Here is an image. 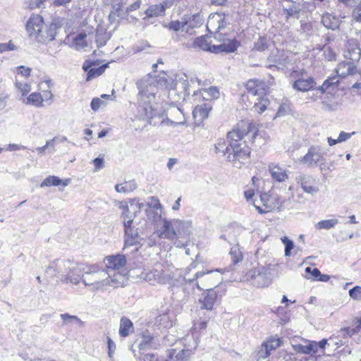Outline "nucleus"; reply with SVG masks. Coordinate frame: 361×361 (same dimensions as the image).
Masks as SVG:
<instances>
[{
  "label": "nucleus",
  "mask_w": 361,
  "mask_h": 361,
  "mask_svg": "<svg viewBox=\"0 0 361 361\" xmlns=\"http://www.w3.org/2000/svg\"><path fill=\"white\" fill-rule=\"evenodd\" d=\"M140 276L142 280L149 281L152 283H158L165 284L170 279L169 274L164 271L161 264L158 265L157 268L151 271H142Z\"/></svg>",
  "instance_id": "9"
},
{
  "label": "nucleus",
  "mask_w": 361,
  "mask_h": 361,
  "mask_svg": "<svg viewBox=\"0 0 361 361\" xmlns=\"http://www.w3.org/2000/svg\"><path fill=\"white\" fill-rule=\"evenodd\" d=\"M345 57L348 58L352 61H358L361 57V49L357 39H350L347 43V51Z\"/></svg>",
  "instance_id": "18"
},
{
  "label": "nucleus",
  "mask_w": 361,
  "mask_h": 361,
  "mask_svg": "<svg viewBox=\"0 0 361 361\" xmlns=\"http://www.w3.org/2000/svg\"><path fill=\"white\" fill-rule=\"evenodd\" d=\"M177 239L188 238L192 233V223L189 221L176 219Z\"/></svg>",
  "instance_id": "25"
},
{
  "label": "nucleus",
  "mask_w": 361,
  "mask_h": 361,
  "mask_svg": "<svg viewBox=\"0 0 361 361\" xmlns=\"http://www.w3.org/2000/svg\"><path fill=\"white\" fill-rule=\"evenodd\" d=\"M216 23H218L217 27L216 30H218L219 31L221 29H224L226 27V26L229 23L226 20V17L224 14L216 13L214 16L209 18V20H208L207 25L212 26Z\"/></svg>",
  "instance_id": "33"
},
{
  "label": "nucleus",
  "mask_w": 361,
  "mask_h": 361,
  "mask_svg": "<svg viewBox=\"0 0 361 361\" xmlns=\"http://www.w3.org/2000/svg\"><path fill=\"white\" fill-rule=\"evenodd\" d=\"M155 325L159 329H169L172 326L173 321L169 312L159 314L155 319Z\"/></svg>",
  "instance_id": "31"
},
{
  "label": "nucleus",
  "mask_w": 361,
  "mask_h": 361,
  "mask_svg": "<svg viewBox=\"0 0 361 361\" xmlns=\"http://www.w3.org/2000/svg\"><path fill=\"white\" fill-rule=\"evenodd\" d=\"M353 18L357 22H361V4L353 12Z\"/></svg>",
  "instance_id": "64"
},
{
  "label": "nucleus",
  "mask_w": 361,
  "mask_h": 361,
  "mask_svg": "<svg viewBox=\"0 0 361 361\" xmlns=\"http://www.w3.org/2000/svg\"><path fill=\"white\" fill-rule=\"evenodd\" d=\"M217 300V293L213 288H206L198 300L201 309L212 310Z\"/></svg>",
  "instance_id": "15"
},
{
  "label": "nucleus",
  "mask_w": 361,
  "mask_h": 361,
  "mask_svg": "<svg viewBox=\"0 0 361 361\" xmlns=\"http://www.w3.org/2000/svg\"><path fill=\"white\" fill-rule=\"evenodd\" d=\"M134 331L133 322L126 317H123L120 321L119 335L121 337H127Z\"/></svg>",
  "instance_id": "27"
},
{
  "label": "nucleus",
  "mask_w": 361,
  "mask_h": 361,
  "mask_svg": "<svg viewBox=\"0 0 361 361\" xmlns=\"http://www.w3.org/2000/svg\"><path fill=\"white\" fill-rule=\"evenodd\" d=\"M204 92L208 95L207 99H213L217 98L219 94V90L216 87L214 86L209 87L207 90H204Z\"/></svg>",
  "instance_id": "54"
},
{
  "label": "nucleus",
  "mask_w": 361,
  "mask_h": 361,
  "mask_svg": "<svg viewBox=\"0 0 361 361\" xmlns=\"http://www.w3.org/2000/svg\"><path fill=\"white\" fill-rule=\"evenodd\" d=\"M306 71L303 69L294 70L291 73V78L296 79L305 78Z\"/></svg>",
  "instance_id": "63"
},
{
  "label": "nucleus",
  "mask_w": 361,
  "mask_h": 361,
  "mask_svg": "<svg viewBox=\"0 0 361 361\" xmlns=\"http://www.w3.org/2000/svg\"><path fill=\"white\" fill-rule=\"evenodd\" d=\"M59 28L60 25L55 22L44 25L42 17L39 15L31 16L26 23L29 37L44 44L54 40Z\"/></svg>",
  "instance_id": "3"
},
{
  "label": "nucleus",
  "mask_w": 361,
  "mask_h": 361,
  "mask_svg": "<svg viewBox=\"0 0 361 361\" xmlns=\"http://www.w3.org/2000/svg\"><path fill=\"white\" fill-rule=\"evenodd\" d=\"M157 345L158 343L156 342L155 338L147 331L142 334L138 348L140 351H144L148 349L156 348Z\"/></svg>",
  "instance_id": "24"
},
{
  "label": "nucleus",
  "mask_w": 361,
  "mask_h": 361,
  "mask_svg": "<svg viewBox=\"0 0 361 361\" xmlns=\"http://www.w3.org/2000/svg\"><path fill=\"white\" fill-rule=\"evenodd\" d=\"M268 39L265 37H259L258 39L255 42L253 49L258 51H263L268 48Z\"/></svg>",
  "instance_id": "47"
},
{
  "label": "nucleus",
  "mask_w": 361,
  "mask_h": 361,
  "mask_svg": "<svg viewBox=\"0 0 361 361\" xmlns=\"http://www.w3.org/2000/svg\"><path fill=\"white\" fill-rule=\"evenodd\" d=\"M233 264H237L238 262L242 261L243 257L242 252L238 245L233 246L231 248L229 252Z\"/></svg>",
  "instance_id": "45"
},
{
  "label": "nucleus",
  "mask_w": 361,
  "mask_h": 361,
  "mask_svg": "<svg viewBox=\"0 0 361 361\" xmlns=\"http://www.w3.org/2000/svg\"><path fill=\"white\" fill-rule=\"evenodd\" d=\"M142 271H146L145 270L142 269L141 268H137V269H130L128 272V275L129 277L132 279H141L140 274H142Z\"/></svg>",
  "instance_id": "59"
},
{
  "label": "nucleus",
  "mask_w": 361,
  "mask_h": 361,
  "mask_svg": "<svg viewBox=\"0 0 361 361\" xmlns=\"http://www.w3.org/2000/svg\"><path fill=\"white\" fill-rule=\"evenodd\" d=\"M16 85L17 88L21 92L22 95L25 96L30 91V85L27 83H23L20 82H16Z\"/></svg>",
  "instance_id": "55"
},
{
  "label": "nucleus",
  "mask_w": 361,
  "mask_h": 361,
  "mask_svg": "<svg viewBox=\"0 0 361 361\" xmlns=\"http://www.w3.org/2000/svg\"><path fill=\"white\" fill-rule=\"evenodd\" d=\"M316 82L312 77L307 76L305 78L296 79L292 87L294 90L300 92H307L315 86Z\"/></svg>",
  "instance_id": "22"
},
{
  "label": "nucleus",
  "mask_w": 361,
  "mask_h": 361,
  "mask_svg": "<svg viewBox=\"0 0 361 361\" xmlns=\"http://www.w3.org/2000/svg\"><path fill=\"white\" fill-rule=\"evenodd\" d=\"M297 180L305 193L314 196L319 192V180L312 176L307 174L300 175Z\"/></svg>",
  "instance_id": "11"
},
{
  "label": "nucleus",
  "mask_w": 361,
  "mask_h": 361,
  "mask_svg": "<svg viewBox=\"0 0 361 361\" xmlns=\"http://www.w3.org/2000/svg\"><path fill=\"white\" fill-rule=\"evenodd\" d=\"M336 73L339 77L346 78L357 73V67L354 62L342 61L336 68Z\"/></svg>",
  "instance_id": "21"
},
{
  "label": "nucleus",
  "mask_w": 361,
  "mask_h": 361,
  "mask_svg": "<svg viewBox=\"0 0 361 361\" xmlns=\"http://www.w3.org/2000/svg\"><path fill=\"white\" fill-rule=\"evenodd\" d=\"M142 206V203H137L135 204L134 200L130 202V204L121 202L119 208L122 210L121 219L122 220L123 227H126L135 223L134 219L137 214L136 208L137 207L140 209Z\"/></svg>",
  "instance_id": "8"
},
{
  "label": "nucleus",
  "mask_w": 361,
  "mask_h": 361,
  "mask_svg": "<svg viewBox=\"0 0 361 361\" xmlns=\"http://www.w3.org/2000/svg\"><path fill=\"white\" fill-rule=\"evenodd\" d=\"M82 283L85 286H90L91 290H104L106 288L105 277L108 276V272L104 269H99L96 266H91L85 270L82 275Z\"/></svg>",
  "instance_id": "4"
},
{
  "label": "nucleus",
  "mask_w": 361,
  "mask_h": 361,
  "mask_svg": "<svg viewBox=\"0 0 361 361\" xmlns=\"http://www.w3.org/2000/svg\"><path fill=\"white\" fill-rule=\"evenodd\" d=\"M44 99L42 95L38 92H33L27 97V104L32 105L36 107L43 106Z\"/></svg>",
  "instance_id": "42"
},
{
  "label": "nucleus",
  "mask_w": 361,
  "mask_h": 361,
  "mask_svg": "<svg viewBox=\"0 0 361 361\" xmlns=\"http://www.w3.org/2000/svg\"><path fill=\"white\" fill-rule=\"evenodd\" d=\"M105 281L107 282L106 287L111 286L115 288L124 286L126 284L127 278L119 272L114 271L113 274L108 272V276L105 277Z\"/></svg>",
  "instance_id": "23"
},
{
  "label": "nucleus",
  "mask_w": 361,
  "mask_h": 361,
  "mask_svg": "<svg viewBox=\"0 0 361 361\" xmlns=\"http://www.w3.org/2000/svg\"><path fill=\"white\" fill-rule=\"evenodd\" d=\"M102 104H104V101L98 97H94L91 102L90 106L94 111H97Z\"/></svg>",
  "instance_id": "60"
},
{
  "label": "nucleus",
  "mask_w": 361,
  "mask_h": 361,
  "mask_svg": "<svg viewBox=\"0 0 361 361\" xmlns=\"http://www.w3.org/2000/svg\"><path fill=\"white\" fill-rule=\"evenodd\" d=\"M185 21L187 22L186 32H189L190 29L200 27L203 23V19L200 14L192 15L191 16H183Z\"/></svg>",
  "instance_id": "32"
},
{
  "label": "nucleus",
  "mask_w": 361,
  "mask_h": 361,
  "mask_svg": "<svg viewBox=\"0 0 361 361\" xmlns=\"http://www.w3.org/2000/svg\"><path fill=\"white\" fill-rule=\"evenodd\" d=\"M165 8L161 4L150 6L145 12L147 18H152L163 16Z\"/></svg>",
  "instance_id": "39"
},
{
  "label": "nucleus",
  "mask_w": 361,
  "mask_h": 361,
  "mask_svg": "<svg viewBox=\"0 0 361 361\" xmlns=\"http://www.w3.org/2000/svg\"><path fill=\"white\" fill-rule=\"evenodd\" d=\"M245 87L249 96L257 97L265 95L264 83L262 80L250 79L246 82Z\"/></svg>",
  "instance_id": "16"
},
{
  "label": "nucleus",
  "mask_w": 361,
  "mask_h": 361,
  "mask_svg": "<svg viewBox=\"0 0 361 361\" xmlns=\"http://www.w3.org/2000/svg\"><path fill=\"white\" fill-rule=\"evenodd\" d=\"M357 331H358L356 329V327H355V328L348 327V328L342 329L341 330V331L339 332V334L343 336L350 337L353 335H354L355 333H357Z\"/></svg>",
  "instance_id": "61"
},
{
  "label": "nucleus",
  "mask_w": 361,
  "mask_h": 361,
  "mask_svg": "<svg viewBox=\"0 0 361 361\" xmlns=\"http://www.w3.org/2000/svg\"><path fill=\"white\" fill-rule=\"evenodd\" d=\"M256 124L241 121L227 134L228 141L219 139L215 144L216 153L227 154V160L240 168L250 154L249 144H252L258 136Z\"/></svg>",
  "instance_id": "1"
},
{
  "label": "nucleus",
  "mask_w": 361,
  "mask_h": 361,
  "mask_svg": "<svg viewBox=\"0 0 361 361\" xmlns=\"http://www.w3.org/2000/svg\"><path fill=\"white\" fill-rule=\"evenodd\" d=\"M84 271L85 269L80 264L74 261V264H72L70 271H68L61 282L78 285L80 281L82 282Z\"/></svg>",
  "instance_id": "13"
},
{
  "label": "nucleus",
  "mask_w": 361,
  "mask_h": 361,
  "mask_svg": "<svg viewBox=\"0 0 361 361\" xmlns=\"http://www.w3.org/2000/svg\"><path fill=\"white\" fill-rule=\"evenodd\" d=\"M70 179H60L58 176H49L47 177L41 183V187H49V186H58L59 185H62L63 186H67L70 183Z\"/></svg>",
  "instance_id": "30"
},
{
  "label": "nucleus",
  "mask_w": 361,
  "mask_h": 361,
  "mask_svg": "<svg viewBox=\"0 0 361 361\" xmlns=\"http://www.w3.org/2000/svg\"><path fill=\"white\" fill-rule=\"evenodd\" d=\"M62 319L63 325H68L73 323H77L80 326L82 325V322L77 316L71 315L68 313H63L60 314Z\"/></svg>",
  "instance_id": "43"
},
{
  "label": "nucleus",
  "mask_w": 361,
  "mask_h": 361,
  "mask_svg": "<svg viewBox=\"0 0 361 361\" xmlns=\"http://www.w3.org/2000/svg\"><path fill=\"white\" fill-rule=\"evenodd\" d=\"M281 241L285 245V256L288 257L290 255L291 250L294 247V243L293 240L288 239L287 237L284 236L281 238Z\"/></svg>",
  "instance_id": "51"
},
{
  "label": "nucleus",
  "mask_w": 361,
  "mask_h": 361,
  "mask_svg": "<svg viewBox=\"0 0 361 361\" xmlns=\"http://www.w3.org/2000/svg\"><path fill=\"white\" fill-rule=\"evenodd\" d=\"M152 202L148 204L147 208L145 209L146 215L149 220L154 222L161 219V204L158 199L152 197Z\"/></svg>",
  "instance_id": "20"
},
{
  "label": "nucleus",
  "mask_w": 361,
  "mask_h": 361,
  "mask_svg": "<svg viewBox=\"0 0 361 361\" xmlns=\"http://www.w3.org/2000/svg\"><path fill=\"white\" fill-rule=\"evenodd\" d=\"M212 110V105L209 103H203L202 104L197 105L192 114L194 118H199L200 120H203L208 117L209 111Z\"/></svg>",
  "instance_id": "28"
},
{
  "label": "nucleus",
  "mask_w": 361,
  "mask_h": 361,
  "mask_svg": "<svg viewBox=\"0 0 361 361\" xmlns=\"http://www.w3.org/2000/svg\"><path fill=\"white\" fill-rule=\"evenodd\" d=\"M221 44L222 49L226 53H232L234 52L238 47L239 46V43L235 39H230L227 38H219L218 39Z\"/></svg>",
  "instance_id": "37"
},
{
  "label": "nucleus",
  "mask_w": 361,
  "mask_h": 361,
  "mask_svg": "<svg viewBox=\"0 0 361 361\" xmlns=\"http://www.w3.org/2000/svg\"><path fill=\"white\" fill-rule=\"evenodd\" d=\"M210 38L207 36H200L195 39L192 42V47L209 51L210 49Z\"/></svg>",
  "instance_id": "34"
},
{
  "label": "nucleus",
  "mask_w": 361,
  "mask_h": 361,
  "mask_svg": "<svg viewBox=\"0 0 361 361\" xmlns=\"http://www.w3.org/2000/svg\"><path fill=\"white\" fill-rule=\"evenodd\" d=\"M96 65L94 61H85L82 65V69L87 72V80H90L96 77L101 75L108 67V64L105 63L98 68H92Z\"/></svg>",
  "instance_id": "17"
},
{
  "label": "nucleus",
  "mask_w": 361,
  "mask_h": 361,
  "mask_svg": "<svg viewBox=\"0 0 361 361\" xmlns=\"http://www.w3.org/2000/svg\"><path fill=\"white\" fill-rule=\"evenodd\" d=\"M125 240L124 247L133 246L140 244L143 240V238L140 235L139 228H136V223L124 227Z\"/></svg>",
  "instance_id": "12"
},
{
  "label": "nucleus",
  "mask_w": 361,
  "mask_h": 361,
  "mask_svg": "<svg viewBox=\"0 0 361 361\" xmlns=\"http://www.w3.org/2000/svg\"><path fill=\"white\" fill-rule=\"evenodd\" d=\"M256 100L257 101H255L253 108L255 111L259 114H262L267 109V106L269 104V101L265 95L257 97Z\"/></svg>",
  "instance_id": "40"
},
{
  "label": "nucleus",
  "mask_w": 361,
  "mask_h": 361,
  "mask_svg": "<svg viewBox=\"0 0 361 361\" xmlns=\"http://www.w3.org/2000/svg\"><path fill=\"white\" fill-rule=\"evenodd\" d=\"M156 244H157V241H156L155 238H153L152 236H150L147 238H143V240L142 241V243L140 245L141 246L151 247L156 245Z\"/></svg>",
  "instance_id": "62"
},
{
  "label": "nucleus",
  "mask_w": 361,
  "mask_h": 361,
  "mask_svg": "<svg viewBox=\"0 0 361 361\" xmlns=\"http://www.w3.org/2000/svg\"><path fill=\"white\" fill-rule=\"evenodd\" d=\"M74 264V261L69 259H57L51 262L46 268L45 272L47 274L58 278L62 281V279L66 276L68 271H70V269Z\"/></svg>",
  "instance_id": "7"
},
{
  "label": "nucleus",
  "mask_w": 361,
  "mask_h": 361,
  "mask_svg": "<svg viewBox=\"0 0 361 361\" xmlns=\"http://www.w3.org/2000/svg\"><path fill=\"white\" fill-rule=\"evenodd\" d=\"M338 224V221L336 219H325V220L319 221L316 224V228L319 230H321V229L329 230V229L334 227Z\"/></svg>",
  "instance_id": "44"
},
{
  "label": "nucleus",
  "mask_w": 361,
  "mask_h": 361,
  "mask_svg": "<svg viewBox=\"0 0 361 361\" xmlns=\"http://www.w3.org/2000/svg\"><path fill=\"white\" fill-rule=\"evenodd\" d=\"M324 160L325 158L321 147L319 146H312L309 148L307 154L301 157L300 162L307 167H312Z\"/></svg>",
  "instance_id": "10"
},
{
  "label": "nucleus",
  "mask_w": 361,
  "mask_h": 361,
  "mask_svg": "<svg viewBox=\"0 0 361 361\" xmlns=\"http://www.w3.org/2000/svg\"><path fill=\"white\" fill-rule=\"evenodd\" d=\"M110 39V35L105 29L100 28L96 30V43L98 47H104Z\"/></svg>",
  "instance_id": "41"
},
{
  "label": "nucleus",
  "mask_w": 361,
  "mask_h": 361,
  "mask_svg": "<svg viewBox=\"0 0 361 361\" xmlns=\"http://www.w3.org/2000/svg\"><path fill=\"white\" fill-rule=\"evenodd\" d=\"M322 23L328 29L335 30L339 27L340 20L336 16L326 13L322 16Z\"/></svg>",
  "instance_id": "29"
},
{
  "label": "nucleus",
  "mask_w": 361,
  "mask_h": 361,
  "mask_svg": "<svg viewBox=\"0 0 361 361\" xmlns=\"http://www.w3.org/2000/svg\"><path fill=\"white\" fill-rule=\"evenodd\" d=\"M165 27L169 30L174 32H185L187 29V22L185 21L184 18L182 17L180 20H172Z\"/></svg>",
  "instance_id": "38"
},
{
  "label": "nucleus",
  "mask_w": 361,
  "mask_h": 361,
  "mask_svg": "<svg viewBox=\"0 0 361 361\" xmlns=\"http://www.w3.org/2000/svg\"><path fill=\"white\" fill-rule=\"evenodd\" d=\"M16 49H17V47L14 44L11 42V41L8 42V43H0V53Z\"/></svg>",
  "instance_id": "58"
},
{
  "label": "nucleus",
  "mask_w": 361,
  "mask_h": 361,
  "mask_svg": "<svg viewBox=\"0 0 361 361\" xmlns=\"http://www.w3.org/2000/svg\"><path fill=\"white\" fill-rule=\"evenodd\" d=\"M349 295L354 300H361V287L356 286L349 290Z\"/></svg>",
  "instance_id": "53"
},
{
  "label": "nucleus",
  "mask_w": 361,
  "mask_h": 361,
  "mask_svg": "<svg viewBox=\"0 0 361 361\" xmlns=\"http://www.w3.org/2000/svg\"><path fill=\"white\" fill-rule=\"evenodd\" d=\"M270 355V352L262 344L257 353V361H264Z\"/></svg>",
  "instance_id": "52"
},
{
  "label": "nucleus",
  "mask_w": 361,
  "mask_h": 361,
  "mask_svg": "<svg viewBox=\"0 0 361 361\" xmlns=\"http://www.w3.org/2000/svg\"><path fill=\"white\" fill-rule=\"evenodd\" d=\"M135 84L138 90L136 116L139 119L147 121L149 125H155V123H152V119L158 114L153 104L155 102L158 89L174 90L177 82L166 72H161L157 75L148 73L137 80Z\"/></svg>",
  "instance_id": "2"
},
{
  "label": "nucleus",
  "mask_w": 361,
  "mask_h": 361,
  "mask_svg": "<svg viewBox=\"0 0 361 361\" xmlns=\"http://www.w3.org/2000/svg\"><path fill=\"white\" fill-rule=\"evenodd\" d=\"M104 262L107 269L115 270L126 265V258L125 255L121 254L109 255L104 259Z\"/></svg>",
  "instance_id": "19"
},
{
  "label": "nucleus",
  "mask_w": 361,
  "mask_h": 361,
  "mask_svg": "<svg viewBox=\"0 0 361 361\" xmlns=\"http://www.w3.org/2000/svg\"><path fill=\"white\" fill-rule=\"evenodd\" d=\"M284 13L286 14V18L288 19L291 16L298 15L301 11V6L299 4H293L288 8H283Z\"/></svg>",
  "instance_id": "48"
},
{
  "label": "nucleus",
  "mask_w": 361,
  "mask_h": 361,
  "mask_svg": "<svg viewBox=\"0 0 361 361\" xmlns=\"http://www.w3.org/2000/svg\"><path fill=\"white\" fill-rule=\"evenodd\" d=\"M86 37L87 35L85 32H82L78 33L74 38V42H75V44L81 47H85L87 44L83 42V40Z\"/></svg>",
  "instance_id": "56"
},
{
  "label": "nucleus",
  "mask_w": 361,
  "mask_h": 361,
  "mask_svg": "<svg viewBox=\"0 0 361 361\" xmlns=\"http://www.w3.org/2000/svg\"><path fill=\"white\" fill-rule=\"evenodd\" d=\"M207 322L199 319L195 321L192 328V334L195 339H197L200 336L206 333Z\"/></svg>",
  "instance_id": "36"
},
{
  "label": "nucleus",
  "mask_w": 361,
  "mask_h": 361,
  "mask_svg": "<svg viewBox=\"0 0 361 361\" xmlns=\"http://www.w3.org/2000/svg\"><path fill=\"white\" fill-rule=\"evenodd\" d=\"M247 279L252 281V284L257 287L267 286L270 283V279L267 276L264 267L256 268L250 270L247 274Z\"/></svg>",
  "instance_id": "14"
},
{
  "label": "nucleus",
  "mask_w": 361,
  "mask_h": 361,
  "mask_svg": "<svg viewBox=\"0 0 361 361\" xmlns=\"http://www.w3.org/2000/svg\"><path fill=\"white\" fill-rule=\"evenodd\" d=\"M107 347H108V356L111 358L116 350V346L114 341L107 336Z\"/></svg>",
  "instance_id": "57"
},
{
  "label": "nucleus",
  "mask_w": 361,
  "mask_h": 361,
  "mask_svg": "<svg viewBox=\"0 0 361 361\" xmlns=\"http://www.w3.org/2000/svg\"><path fill=\"white\" fill-rule=\"evenodd\" d=\"M305 273L307 274L305 276V278L307 279L317 280L319 276L321 275V272L317 268H312L310 267L305 268Z\"/></svg>",
  "instance_id": "49"
},
{
  "label": "nucleus",
  "mask_w": 361,
  "mask_h": 361,
  "mask_svg": "<svg viewBox=\"0 0 361 361\" xmlns=\"http://www.w3.org/2000/svg\"><path fill=\"white\" fill-rule=\"evenodd\" d=\"M338 83V79L336 76L329 78L324 80L322 85L319 87V90L322 93L326 92L331 86L337 85Z\"/></svg>",
  "instance_id": "46"
},
{
  "label": "nucleus",
  "mask_w": 361,
  "mask_h": 361,
  "mask_svg": "<svg viewBox=\"0 0 361 361\" xmlns=\"http://www.w3.org/2000/svg\"><path fill=\"white\" fill-rule=\"evenodd\" d=\"M192 354V350L183 348L177 351L176 349L170 350L168 356V361H188Z\"/></svg>",
  "instance_id": "26"
},
{
  "label": "nucleus",
  "mask_w": 361,
  "mask_h": 361,
  "mask_svg": "<svg viewBox=\"0 0 361 361\" xmlns=\"http://www.w3.org/2000/svg\"><path fill=\"white\" fill-rule=\"evenodd\" d=\"M177 224L176 219L168 220L162 219V226L157 231V235L159 238H165L171 241L174 240V245L177 247H183L187 245L188 240L185 241L177 239L176 233Z\"/></svg>",
  "instance_id": "6"
},
{
  "label": "nucleus",
  "mask_w": 361,
  "mask_h": 361,
  "mask_svg": "<svg viewBox=\"0 0 361 361\" xmlns=\"http://www.w3.org/2000/svg\"><path fill=\"white\" fill-rule=\"evenodd\" d=\"M269 171L272 178L278 182H284L288 178L286 171L278 166L270 168Z\"/></svg>",
  "instance_id": "35"
},
{
  "label": "nucleus",
  "mask_w": 361,
  "mask_h": 361,
  "mask_svg": "<svg viewBox=\"0 0 361 361\" xmlns=\"http://www.w3.org/2000/svg\"><path fill=\"white\" fill-rule=\"evenodd\" d=\"M281 341L279 338H270L267 342L263 343V345L266 348L269 352L272 350H275L278 347L280 346Z\"/></svg>",
  "instance_id": "50"
},
{
  "label": "nucleus",
  "mask_w": 361,
  "mask_h": 361,
  "mask_svg": "<svg viewBox=\"0 0 361 361\" xmlns=\"http://www.w3.org/2000/svg\"><path fill=\"white\" fill-rule=\"evenodd\" d=\"M259 201L262 207L257 204V200H255L253 205L260 214L267 213L274 210L281 211L283 209L285 200L282 199L274 190H269L268 192L261 193Z\"/></svg>",
  "instance_id": "5"
}]
</instances>
